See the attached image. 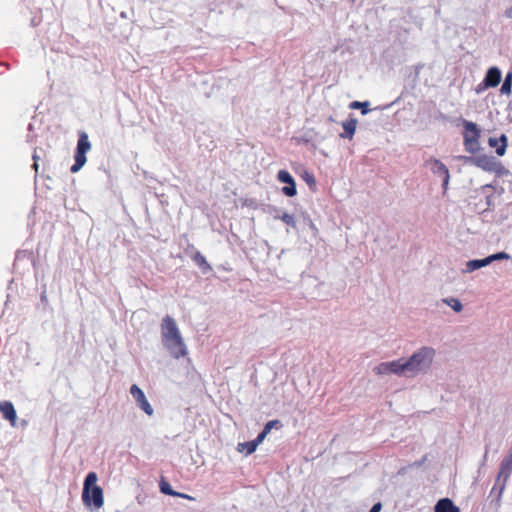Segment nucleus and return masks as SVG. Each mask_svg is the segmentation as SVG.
Listing matches in <instances>:
<instances>
[{
	"label": "nucleus",
	"mask_w": 512,
	"mask_h": 512,
	"mask_svg": "<svg viewBox=\"0 0 512 512\" xmlns=\"http://www.w3.org/2000/svg\"><path fill=\"white\" fill-rule=\"evenodd\" d=\"M162 342L172 357L179 359L187 354V347L181 337L175 320L166 316L162 321Z\"/></svg>",
	"instance_id": "obj_1"
},
{
	"label": "nucleus",
	"mask_w": 512,
	"mask_h": 512,
	"mask_svg": "<svg viewBox=\"0 0 512 512\" xmlns=\"http://www.w3.org/2000/svg\"><path fill=\"white\" fill-rule=\"evenodd\" d=\"M97 480V473L90 471L83 482L82 502L90 509H100L104 505L103 489L97 485Z\"/></svg>",
	"instance_id": "obj_2"
},
{
	"label": "nucleus",
	"mask_w": 512,
	"mask_h": 512,
	"mask_svg": "<svg viewBox=\"0 0 512 512\" xmlns=\"http://www.w3.org/2000/svg\"><path fill=\"white\" fill-rule=\"evenodd\" d=\"M436 351L432 347L422 346L416 350L409 358L405 359L408 371L417 374L430 368Z\"/></svg>",
	"instance_id": "obj_3"
},
{
	"label": "nucleus",
	"mask_w": 512,
	"mask_h": 512,
	"mask_svg": "<svg viewBox=\"0 0 512 512\" xmlns=\"http://www.w3.org/2000/svg\"><path fill=\"white\" fill-rule=\"evenodd\" d=\"M463 130V145L466 152L470 154H477L482 150L480 144L481 129L479 126L469 120L462 119Z\"/></svg>",
	"instance_id": "obj_4"
},
{
	"label": "nucleus",
	"mask_w": 512,
	"mask_h": 512,
	"mask_svg": "<svg viewBox=\"0 0 512 512\" xmlns=\"http://www.w3.org/2000/svg\"><path fill=\"white\" fill-rule=\"evenodd\" d=\"M91 149V142L85 131H79L77 145L74 151V163L70 167L71 173H77L82 169L87 161L86 154Z\"/></svg>",
	"instance_id": "obj_5"
},
{
	"label": "nucleus",
	"mask_w": 512,
	"mask_h": 512,
	"mask_svg": "<svg viewBox=\"0 0 512 512\" xmlns=\"http://www.w3.org/2000/svg\"><path fill=\"white\" fill-rule=\"evenodd\" d=\"M474 166L485 172L494 173L496 177L501 178L509 175V170L504 167L500 160L492 155H476Z\"/></svg>",
	"instance_id": "obj_6"
},
{
	"label": "nucleus",
	"mask_w": 512,
	"mask_h": 512,
	"mask_svg": "<svg viewBox=\"0 0 512 512\" xmlns=\"http://www.w3.org/2000/svg\"><path fill=\"white\" fill-rule=\"evenodd\" d=\"M512 472V460L510 458H504L500 463V469L497 476V482L500 481L501 478H503L502 484L499 485V491L497 493L496 497V506H500L501 504V498L502 494L504 492L506 482Z\"/></svg>",
	"instance_id": "obj_7"
},
{
	"label": "nucleus",
	"mask_w": 512,
	"mask_h": 512,
	"mask_svg": "<svg viewBox=\"0 0 512 512\" xmlns=\"http://www.w3.org/2000/svg\"><path fill=\"white\" fill-rule=\"evenodd\" d=\"M277 180L286 184L282 187L281 192L287 197H294L297 194V185L294 177L288 170L281 169L277 173Z\"/></svg>",
	"instance_id": "obj_8"
},
{
	"label": "nucleus",
	"mask_w": 512,
	"mask_h": 512,
	"mask_svg": "<svg viewBox=\"0 0 512 512\" xmlns=\"http://www.w3.org/2000/svg\"><path fill=\"white\" fill-rule=\"evenodd\" d=\"M130 394L137 403L138 407L148 416H152L154 409L147 400L143 390L137 385L133 384L130 387Z\"/></svg>",
	"instance_id": "obj_9"
},
{
	"label": "nucleus",
	"mask_w": 512,
	"mask_h": 512,
	"mask_svg": "<svg viewBox=\"0 0 512 512\" xmlns=\"http://www.w3.org/2000/svg\"><path fill=\"white\" fill-rule=\"evenodd\" d=\"M502 80V71L497 66L489 67L484 75L483 81L486 87L495 88Z\"/></svg>",
	"instance_id": "obj_10"
},
{
	"label": "nucleus",
	"mask_w": 512,
	"mask_h": 512,
	"mask_svg": "<svg viewBox=\"0 0 512 512\" xmlns=\"http://www.w3.org/2000/svg\"><path fill=\"white\" fill-rule=\"evenodd\" d=\"M488 145L495 149L497 156L502 157L508 147V137L505 134H501L499 137H489Z\"/></svg>",
	"instance_id": "obj_11"
},
{
	"label": "nucleus",
	"mask_w": 512,
	"mask_h": 512,
	"mask_svg": "<svg viewBox=\"0 0 512 512\" xmlns=\"http://www.w3.org/2000/svg\"><path fill=\"white\" fill-rule=\"evenodd\" d=\"M425 166L428 167L434 175L442 178L446 177L449 173L447 166L437 158L431 157L425 162Z\"/></svg>",
	"instance_id": "obj_12"
},
{
	"label": "nucleus",
	"mask_w": 512,
	"mask_h": 512,
	"mask_svg": "<svg viewBox=\"0 0 512 512\" xmlns=\"http://www.w3.org/2000/svg\"><path fill=\"white\" fill-rule=\"evenodd\" d=\"M358 120L350 114L349 119L342 122L343 132L339 134V137L342 139L352 140L357 127Z\"/></svg>",
	"instance_id": "obj_13"
},
{
	"label": "nucleus",
	"mask_w": 512,
	"mask_h": 512,
	"mask_svg": "<svg viewBox=\"0 0 512 512\" xmlns=\"http://www.w3.org/2000/svg\"><path fill=\"white\" fill-rule=\"evenodd\" d=\"M0 412L4 419L8 420L12 426H15L17 420V413L11 401L0 400Z\"/></svg>",
	"instance_id": "obj_14"
},
{
	"label": "nucleus",
	"mask_w": 512,
	"mask_h": 512,
	"mask_svg": "<svg viewBox=\"0 0 512 512\" xmlns=\"http://www.w3.org/2000/svg\"><path fill=\"white\" fill-rule=\"evenodd\" d=\"M434 512H461L460 508L450 498L439 499L435 506Z\"/></svg>",
	"instance_id": "obj_15"
},
{
	"label": "nucleus",
	"mask_w": 512,
	"mask_h": 512,
	"mask_svg": "<svg viewBox=\"0 0 512 512\" xmlns=\"http://www.w3.org/2000/svg\"><path fill=\"white\" fill-rule=\"evenodd\" d=\"M388 367L390 369V374H395L397 376H402L409 372L404 358L388 361Z\"/></svg>",
	"instance_id": "obj_16"
},
{
	"label": "nucleus",
	"mask_w": 512,
	"mask_h": 512,
	"mask_svg": "<svg viewBox=\"0 0 512 512\" xmlns=\"http://www.w3.org/2000/svg\"><path fill=\"white\" fill-rule=\"evenodd\" d=\"M192 260L201 269L203 274H207L212 271L211 265L207 262L205 256L200 251H196L194 253Z\"/></svg>",
	"instance_id": "obj_17"
},
{
	"label": "nucleus",
	"mask_w": 512,
	"mask_h": 512,
	"mask_svg": "<svg viewBox=\"0 0 512 512\" xmlns=\"http://www.w3.org/2000/svg\"><path fill=\"white\" fill-rule=\"evenodd\" d=\"M512 92V69H510L503 80L500 88V93L503 95H510Z\"/></svg>",
	"instance_id": "obj_18"
},
{
	"label": "nucleus",
	"mask_w": 512,
	"mask_h": 512,
	"mask_svg": "<svg viewBox=\"0 0 512 512\" xmlns=\"http://www.w3.org/2000/svg\"><path fill=\"white\" fill-rule=\"evenodd\" d=\"M258 445L254 440L246 441L243 443H239L237 446V450L239 452H244L246 455H251L257 449Z\"/></svg>",
	"instance_id": "obj_19"
},
{
	"label": "nucleus",
	"mask_w": 512,
	"mask_h": 512,
	"mask_svg": "<svg viewBox=\"0 0 512 512\" xmlns=\"http://www.w3.org/2000/svg\"><path fill=\"white\" fill-rule=\"evenodd\" d=\"M159 490L164 495L172 497H174V495H178V491L174 490L170 483L164 477H161L159 481Z\"/></svg>",
	"instance_id": "obj_20"
},
{
	"label": "nucleus",
	"mask_w": 512,
	"mask_h": 512,
	"mask_svg": "<svg viewBox=\"0 0 512 512\" xmlns=\"http://www.w3.org/2000/svg\"><path fill=\"white\" fill-rule=\"evenodd\" d=\"M349 107L351 109H360L362 115H366L371 111L369 101H352Z\"/></svg>",
	"instance_id": "obj_21"
},
{
	"label": "nucleus",
	"mask_w": 512,
	"mask_h": 512,
	"mask_svg": "<svg viewBox=\"0 0 512 512\" xmlns=\"http://www.w3.org/2000/svg\"><path fill=\"white\" fill-rule=\"evenodd\" d=\"M443 302L448 305L454 312L459 313L463 309V305L461 301L457 298H445L443 299Z\"/></svg>",
	"instance_id": "obj_22"
},
{
	"label": "nucleus",
	"mask_w": 512,
	"mask_h": 512,
	"mask_svg": "<svg viewBox=\"0 0 512 512\" xmlns=\"http://www.w3.org/2000/svg\"><path fill=\"white\" fill-rule=\"evenodd\" d=\"M480 268H482V263H480L479 259H472L466 262L465 269H463L462 272L472 273Z\"/></svg>",
	"instance_id": "obj_23"
},
{
	"label": "nucleus",
	"mask_w": 512,
	"mask_h": 512,
	"mask_svg": "<svg viewBox=\"0 0 512 512\" xmlns=\"http://www.w3.org/2000/svg\"><path fill=\"white\" fill-rule=\"evenodd\" d=\"M283 427V423L279 419L270 420L265 423L263 430L264 432H267V434L270 433L272 429L279 430Z\"/></svg>",
	"instance_id": "obj_24"
},
{
	"label": "nucleus",
	"mask_w": 512,
	"mask_h": 512,
	"mask_svg": "<svg viewBox=\"0 0 512 512\" xmlns=\"http://www.w3.org/2000/svg\"><path fill=\"white\" fill-rule=\"evenodd\" d=\"M475 157H476L475 154H471L469 156L457 155V156H455V160L462 162L464 165H473L474 166Z\"/></svg>",
	"instance_id": "obj_25"
},
{
	"label": "nucleus",
	"mask_w": 512,
	"mask_h": 512,
	"mask_svg": "<svg viewBox=\"0 0 512 512\" xmlns=\"http://www.w3.org/2000/svg\"><path fill=\"white\" fill-rule=\"evenodd\" d=\"M281 221H283L288 226H291L293 228L296 227V221L294 219V216L289 213H283L281 216L278 217Z\"/></svg>",
	"instance_id": "obj_26"
},
{
	"label": "nucleus",
	"mask_w": 512,
	"mask_h": 512,
	"mask_svg": "<svg viewBox=\"0 0 512 512\" xmlns=\"http://www.w3.org/2000/svg\"><path fill=\"white\" fill-rule=\"evenodd\" d=\"M294 140L297 144H309L312 142L313 137L311 136L310 132H307L303 135L295 137Z\"/></svg>",
	"instance_id": "obj_27"
},
{
	"label": "nucleus",
	"mask_w": 512,
	"mask_h": 512,
	"mask_svg": "<svg viewBox=\"0 0 512 512\" xmlns=\"http://www.w3.org/2000/svg\"><path fill=\"white\" fill-rule=\"evenodd\" d=\"M375 372L378 375H388L390 374V369L388 367V362H381L379 365L375 367Z\"/></svg>",
	"instance_id": "obj_28"
},
{
	"label": "nucleus",
	"mask_w": 512,
	"mask_h": 512,
	"mask_svg": "<svg viewBox=\"0 0 512 512\" xmlns=\"http://www.w3.org/2000/svg\"><path fill=\"white\" fill-rule=\"evenodd\" d=\"M302 178L310 188L316 186V179L312 173L305 171L302 175Z\"/></svg>",
	"instance_id": "obj_29"
},
{
	"label": "nucleus",
	"mask_w": 512,
	"mask_h": 512,
	"mask_svg": "<svg viewBox=\"0 0 512 512\" xmlns=\"http://www.w3.org/2000/svg\"><path fill=\"white\" fill-rule=\"evenodd\" d=\"M499 491V486H498V482L496 481L495 485L493 486V488L491 489L490 491V494H489V499H490V504H494L495 508H499L500 506H496V497H497V493Z\"/></svg>",
	"instance_id": "obj_30"
},
{
	"label": "nucleus",
	"mask_w": 512,
	"mask_h": 512,
	"mask_svg": "<svg viewBox=\"0 0 512 512\" xmlns=\"http://www.w3.org/2000/svg\"><path fill=\"white\" fill-rule=\"evenodd\" d=\"M490 257L492 258V261H500V260H508L511 258V256L506 253L505 251H499L494 254H491Z\"/></svg>",
	"instance_id": "obj_31"
},
{
	"label": "nucleus",
	"mask_w": 512,
	"mask_h": 512,
	"mask_svg": "<svg viewBox=\"0 0 512 512\" xmlns=\"http://www.w3.org/2000/svg\"><path fill=\"white\" fill-rule=\"evenodd\" d=\"M32 258V252H28V251H18L16 253V256H15V262L23 259V258Z\"/></svg>",
	"instance_id": "obj_32"
},
{
	"label": "nucleus",
	"mask_w": 512,
	"mask_h": 512,
	"mask_svg": "<svg viewBox=\"0 0 512 512\" xmlns=\"http://www.w3.org/2000/svg\"><path fill=\"white\" fill-rule=\"evenodd\" d=\"M490 87H486L485 85V82L482 80L476 87H475V92L476 94H482L484 91H486L487 89H489Z\"/></svg>",
	"instance_id": "obj_33"
},
{
	"label": "nucleus",
	"mask_w": 512,
	"mask_h": 512,
	"mask_svg": "<svg viewBox=\"0 0 512 512\" xmlns=\"http://www.w3.org/2000/svg\"><path fill=\"white\" fill-rule=\"evenodd\" d=\"M267 435V432H264V430L262 429V431L259 432L256 438L254 439V441L259 446L264 441Z\"/></svg>",
	"instance_id": "obj_34"
},
{
	"label": "nucleus",
	"mask_w": 512,
	"mask_h": 512,
	"mask_svg": "<svg viewBox=\"0 0 512 512\" xmlns=\"http://www.w3.org/2000/svg\"><path fill=\"white\" fill-rule=\"evenodd\" d=\"M449 181H450V174H446V177L442 178L443 194H445L446 191L448 190Z\"/></svg>",
	"instance_id": "obj_35"
},
{
	"label": "nucleus",
	"mask_w": 512,
	"mask_h": 512,
	"mask_svg": "<svg viewBox=\"0 0 512 512\" xmlns=\"http://www.w3.org/2000/svg\"><path fill=\"white\" fill-rule=\"evenodd\" d=\"M40 302L41 304H43L45 307L49 306V303H48V298H47V294H46V290H43L41 295H40Z\"/></svg>",
	"instance_id": "obj_36"
},
{
	"label": "nucleus",
	"mask_w": 512,
	"mask_h": 512,
	"mask_svg": "<svg viewBox=\"0 0 512 512\" xmlns=\"http://www.w3.org/2000/svg\"><path fill=\"white\" fill-rule=\"evenodd\" d=\"M479 261H480V263H482V268L490 265L491 263H493L492 258L490 257V255H488L487 257H484L482 259H479Z\"/></svg>",
	"instance_id": "obj_37"
},
{
	"label": "nucleus",
	"mask_w": 512,
	"mask_h": 512,
	"mask_svg": "<svg viewBox=\"0 0 512 512\" xmlns=\"http://www.w3.org/2000/svg\"><path fill=\"white\" fill-rule=\"evenodd\" d=\"M174 497L183 498V499H187V500H190V501L195 500L194 497H192L189 494L183 493V492H178V495H174Z\"/></svg>",
	"instance_id": "obj_38"
},
{
	"label": "nucleus",
	"mask_w": 512,
	"mask_h": 512,
	"mask_svg": "<svg viewBox=\"0 0 512 512\" xmlns=\"http://www.w3.org/2000/svg\"><path fill=\"white\" fill-rule=\"evenodd\" d=\"M381 509H382L381 502H377V503L372 505V507L370 508V510L368 512H380Z\"/></svg>",
	"instance_id": "obj_39"
},
{
	"label": "nucleus",
	"mask_w": 512,
	"mask_h": 512,
	"mask_svg": "<svg viewBox=\"0 0 512 512\" xmlns=\"http://www.w3.org/2000/svg\"><path fill=\"white\" fill-rule=\"evenodd\" d=\"M504 16H505L506 18H510V19H512V6H511V7H509V8H507V9L505 10V12H504Z\"/></svg>",
	"instance_id": "obj_40"
},
{
	"label": "nucleus",
	"mask_w": 512,
	"mask_h": 512,
	"mask_svg": "<svg viewBox=\"0 0 512 512\" xmlns=\"http://www.w3.org/2000/svg\"><path fill=\"white\" fill-rule=\"evenodd\" d=\"M492 198H493V195H489V196H487V197H486V204H487L488 206H491V204H492Z\"/></svg>",
	"instance_id": "obj_41"
},
{
	"label": "nucleus",
	"mask_w": 512,
	"mask_h": 512,
	"mask_svg": "<svg viewBox=\"0 0 512 512\" xmlns=\"http://www.w3.org/2000/svg\"><path fill=\"white\" fill-rule=\"evenodd\" d=\"M32 159H33V162H38V160L40 159V156L37 155L36 150L33 153Z\"/></svg>",
	"instance_id": "obj_42"
},
{
	"label": "nucleus",
	"mask_w": 512,
	"mask_h": 512,
	"mask_svg": "<svg viewBox=\"0 0 512 512\" xmlns=\"http://www.w3.org/2000/svg\"><path fill=\"white\" fill-rule=\"evenodd\" d=\"M482 189H494V185L492 183L485 184L484 186H482Z\"/></svg>",
	"instance_id": "obj_43"
},
{
	"label": "nucleus",
	"mask_w": 512,
	"mask_h": 512,
	"mask_svg": "<svg viewBox=\"0 0 512 512\" xmlns=\"http://www.w3.org/2000/svg\"><path fill=\"white\" fill-rule=\"evenodd\" d=\"M32 168L37 172L39 168L38 162H33Z\"/></svg>",
	"instance_id": "obj_44"
},
{
	"label": "nucleus",
	"mask_w": 512,
	"mask_h": 512,
	"mask_svg": "<svg viewBox=\"0 0 512 512\" xmlns=\"http://www.w3.org/2000/svg\"><path fill=\"white\" fill-rule=\"evenodd\" d=\"M486 459H487V450L485 451V454L483 456V463H482V465H484Z\"/></svg>",
	"instance_id": "obj_45"
},
{
	"label": "nucleus",
	"mask_w": 512,
	"mask_h": 512,
	"mask_svg": "<svg viewBox=\"0 0 512 512\" xmlns=\"http://www.w3.org/2000/svg\"><path fill=\"white\" fill-rule=\"evenodd\" d=\"M33 129H34L33 124H32V123H30V124L28 125V130H29V131H32Z\"/></svg>",
	"instance_id": "obj_46"
},
{
	"label": "nucleus",
	"mask_w": 512,
	"mask_h": 512,
	"mask_svg": "<svg viewBox=\"0 0 512 512\" xmlns=\"http://www.w3.org/2000/svg\"><path fill=\"white\" fill-rule=\"evenodd\" d=\"M423 461H419V462H415V465L416 466H420L422 464Z\"/></svg>",
	"instance_id": "obj_47"
},
{
	"label": "nucleus",
	"mask_w": 512,
	"mask_h": 512,
	"mask_svg": "<svg viewBox=\"0 0 512 512\" xmlns=\"http://www.w3.org/2000/svg\"><path fill=\"white\" fill-rule=\"evenodd\" d=\"M121 17L126 18V14H125V12H122V13H121Z\"/></svg>",
	"instance_id": "obj_48"
},
{
	"label": "nucleus",
	"mask_w": 512,
	"mask_h": 512,
	"mask_svg": "<svg viewBox=\"0 0 512 512\" xmlns=\"http://www.w3.org/2000/svg\"><path fill=\"white\" fill-rule=\"evenodd\" d=\"M396 102H397V100H396V101H394V102H391V104H390V105H388L387 107H390L391 105H394V103H396Z\"/></svg>",
	"instance_id": "obj_49"
}]
</instances>
